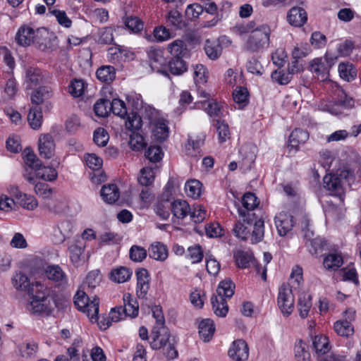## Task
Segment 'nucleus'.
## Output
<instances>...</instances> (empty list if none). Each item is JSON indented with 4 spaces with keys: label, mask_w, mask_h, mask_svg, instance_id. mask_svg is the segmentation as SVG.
<instances>
[{
    "label": "nucleus",
    "mask_w": 361,
    "mask_h": 361,
    "mask_svg": "<svg viewBox=\"0 0 361 361\" xmlns=\"http://www.w3.org/2000/svg\"><path fill=\"white\" fill-rule=\"evenodd\" d=\"M16 197L18 203L26 209L33 210L38 205L37 200L32 195H27L21 192H18L16 195Z\"/></svg>",
    "instance_id": "09e8293b"
},
{
    "label": "nucleus",
    "mask_w": 361,
    "mask_h": 361,
    "mask_svg": "<svg viewBox=\"0 0 361 361\" xmlns=\"http://www.w3.org/2000/svg\"><path fill=\"white\" fill-rule=\"evenodd\" d=\"M152 341L150 346L153 350H163L164 356L168 360H173L178 356L173 339L171 338V335L166 327H154L151 334Z\"/></svg>",
    "instance_id": "f03ea898"
},
{
    "label": "nucleus",
    "mask_w": 361,
    "mask_h": 361,
    "mask_svg": "<svg viewBox=\"0 0 361 361\" xmlns=\"http://www.w3.org/2000/svg\"><path fill=\"white\" fill-rule=\"evenodd\" d=\"M259 202L254 193L247 192L242 197V208H238V212L242 221L251 224L257 219L253 210L259 205Z\"/></svg>",
    "instance_id": "0eeeda50"
},
{
    "label": "nucleus",
    "mask_w": 361,
    "mask_h": 361,
    "mask_svg": "<svg viewBox=\"0 0 361 361\" xmlns=\"http://www.w3.org/2000/svg\"><path fill=\"white\" fill-rule=\"evenodd\" d=\"M173 217L183 219L190 213V207L185 200H176L170 204Z\"/></svg>",
    "instance_id": "412c9836"
},
{
    "label": "nucleus",
    "mask_w": 361,
    "mask_h": 361,
    "mask_svg": "<svg viewBox=\"0 0 361 361\" xmlns=\"http://www.w3.org/2000/svg\"><path fill=\"white\" fill-rule=\"evenodd\" d=\"M338 72L341 78L350 82L356 77V71L353 64L350 63H341L338 66Z\"/></svg>",
    "instance_id": "864d4df0"
},
{
    "label": "nucleus",
    "mask_w": 361,
    "mask_h": 361,
    "mask_svg": "<svg viewBox=\"0 0 361 361\" xmlns=\"http://www.w3.org/2000/svg\"><path fill=\"white\" fill-rule=\"evenodd\" d=\"M123 29L121 26H109L100 29L98 31V42L104 44H111L114 43V32Z\"/></svg>",
    "instance_id": "c756f323"
},
{
    "label": "nucleus",
    "mask_w": 361,
    "mask_h": 361,
    "mask_svg": "<svg viewBox=\"0 0 361 361\" xmlns=\"http://www.w3.org/2000/svg\"><path fill=\"white\" fill-rule=\"evenodd\" d=\"M275 225L278 233L281 236H285L294 226L293 216L288 212H281L274 218Z\"/></svg>",
    "instance_id": "f8f14e48"
},
{
    "label": "nucleus",
    "mask_w": 361,
    "mask_h": 361,
    "mask_svg": "<svg viewBox=\"0 0 361 361\" xmlns=\"http://www.w3.org/2000/svg\"><path fill=\"white\" fill-rule=\"evenodd\" d=\"M293 287L283 284L278 295V305L281 312L286 316L291 314L294 308V296L292 293Z\"/></svg>",
    "instance_id": "6e6552de"
},
{
    "label": "nucleus",
    "mask_w": 361,
    "mask_h": 361,
    "mask_svg": "<svg viewBox=\"0 0 361 361\" xmlns=\"http://www.w3.org/2000/svg\"><path fill=\"white\" fill-rule=\"evenodd\" d=\"M254 221L255 222L254 225V229L251 234V241L252 243H257L260 242L264 238V221L261 219L258 220L256 219Z\"/></svg>",
    "instance_id": "052dcab7"
},
{
    "label": "nucleus",
    "mask_w": 361,
    "mask_h": 361,
    "mask_svg": "<svg viewBox=\"0 0 361 361\" xmlns=\"http://www.w3.org/2000/svg\"><path fill=\"white\" fill-rule=\"evenodd\" d=\"M101 279L102 276L99 271L94 270L90 271L83 282V288L86 289L87 291L95 288L99 284Z\"/></svg>",
    "instance_id": "3c124183"
},
{
    "label": "nucleus",
    "mask_w": 361,
    "mask_h": 361,
    "mask_svg": "<svg viewBox=\"0 0 361 361\" xmlns=\"http://www.w3.org/2000/svg\"><path fill=\"white\" fill-rule=\"evenodd\" d=\"M100 194L102 200L109 204L116 202L120 197V192L116 184L104 185L101 190Z\"/></svg>",
    "instance_id": "cd10ccee"
},
{
    "label": "nucleus",
    "mask_w": 361,
    "mask_h": 361,
    "mask_svg": "<svg viewBox=\"0 0 361 361\" xmlns=\"http://www.w3.org/2000/svg\"><path fill=\"white\" fill-rule=\"evenodd\" d=\"M234 258L238 267L245 269L249 267L250 263H252L256 267L257 272H259L260 267L258 264L255 262V259L251 253L243 250H238L234 253Z\"/></svg>",
    "instance_id": "5701e85b"
},
{
    "label": "nucleus",
    "mask_w": 361,
    "mask_h": 361,
    "mask_svg": "<svg viewBox=\"0 0 361 361\" xmlns=\"http://www.w3.org/2000/svg\"><path fill=\"white\" fill-rule=\"evenodd\" d=\"M133 274V271L126 267H119L113 269L110 272V279L118 283H121L129 280Z\"/></svg>",
    "instance_id": "473e14b6"
},
{
    "label": "nucleus",
    "mask_w": 361,
    "mask_h": 361,
    "mask_svg": "<svg viewBox=\"0 0 361 361\" xmlns=\"http://www.w3.org/2000/svg\"><path fill=\"white\" fill-rule=\"evenodd\" d=\"M312 297L307 293H302L299 295L298 308L301 318H306L312 307Z\"/></svg>",
    "instance_id": "e433bc0d"
},
{
    "label": "nucleus",
    "mask_w": 361,
    "mask_h": 361,
    "mask_svg": "<svg viewBox=\"0 0 361 361\" xmlns=\"http://www.w3.org/2000/svg\"><path fill=\"white\" fill-rule=\"evenodd\" d=\"M312 350L317 359L330 353L331 346L328 337L324 335L315 336L312 340Z\"/></svg>",
    "instance_id": "f3484780"
},
{
    "label": "nucleus",
    "mask_w": 361,
    "mask_h": 361,
    "mask_svg": "<svg viewBox=\"0 0 361 361\" xmlns=\"http://www.w3.org/2000/svg\"><path fill=\"white\" fill-rule=\"evenodd\" d=\"M49 290L45 289L44 291L39 292L32 297L30 304V310L32 313L49 314L54 310V307L57 306L55 300L49 295Z\"/></svg>",
    "instance_id": "423d86ee"
},
{
    "label": "nucleus",
    "mask_w": 361,
    "mask_h": 361,
    "mask_svg": "<svg viewBox=\"0 0 361 361\" xmlns=\"http://www.w3.org/2000/svg\"><path fill=\"white\" fill-rule=\"evenodd\" d=\"M35 171L37 178L47 181H53L56 179L58 176L55 169L49 166H42L41 164Z\"/></svg>",
    "instance_id": "49530a36"
},
{
    "label": "nucleus",
    "mask_w": 361,
    "mask_h": 361,
    "mask_svg": "<svg viewBox=\"0 0 361 361\" xmlns=\"http://www.w3.org/2000/svg\"><path fill=\"white\" fill-rule=\"evenodd\" d=\"M136 294L140 299H147L149 290L150 277L146 269H140L136 271Z\"/></svg>",
    "instance_id": "4468645a"
},
{
    "label": "nucleus",
    "mask_w": 361,
    "mask_h": 361,
    "mask_svg": "<svg viewBox=\"0 0 361 361\" xmlns=\"http://www.w3.org/2000/svg\"><path fill=\"white\" fill-rule=\"evenodd\" d=\"M123 20L125 27L133 33H139L144 27L143 22L137 16H126Z\"/></svg>",
    "instance_id": "c03bdc74"
},
{
    "label": "nucleus",
    "mask_w": 361,
    "mask_h": 361,
    "mask_svg": "<svg viewBox=\"0 0 361 361\" xmlns=\"http://www.w3.org/2000/svg\"><path fill=\"white\" fill-rule=\"evenodd\" d=\"M270 27L266 25H261L247 36L244 44V49L251 53H258L267 48L270 41Z\"/></svg>",
    "instance_id": "7ed1b4c3"
},
{
    "label": "nucleus",
    "mask_w": 361,
    "mask_h": 361,
    "mask_svg": "<svg viewBox=\"0 0 361 361\" xmlns=\"http://www.w3.org/2000/svg\"><path fill=\"white\" fill-rule=\"evenodd\" d=\"M37 351L38 345L34 341L27 340L20 345V355L23 357H35Z\"/></svg>",
    "instance_id": "37998d69"
},
{
    "label": "nucleus",
    "mask_w": 361,
    "mask_h": 361,
    "mask_svg": "<svg viewBox=\"0 0 361 361\" xmlns=\"http://www.w3.org/2000/svg\"><path fill=\"white\" fill-rule=\"evenodd\" d=\"M39 156L44 159H51L55 153V143L50 134H44L39 137L38 141Z\"/></svg>",
    "instance_id": "2eb2a0df"
},
{
    "label": "nucleus",
    "mask_w": 361,
    "mask_h": 361,
    "mask_svg": "<svg viewBox=\"0 0 361 361\" xmlns=\"http://www.w3.org/2000/svg\"><path fill=\"white\" fill-rule=\"evenodd\" d=\"M218 133L219 140L221 142H224L230 137V131L228 125L224 121L216 120L214 124Z\"/></svg>",
    "instance_id": "e2e57ef3"
},
{
    "label": "nucleus",
    "mask_w": 361,
    "mask_h": 361,
    "mask_svg": "<svg viewBox=\"0 0 361 361\" xmlns=\"http://www.w3.org/2000/svg\"><path fill=\"white\" fill-rule=\"evenodd\" d=\"M204 51L210 59L215 60L221 56L222 47L217 42L207 39L204 44Z\"/></svg>",
    "instance_id": "79ce46f5"
},
{
    "label": "nucleus",
    "mask_w": 361,
    "mask_h": 361,
    "mask_svg": "<svg viewBox=\"0 0 361 361\" xmlns=\"http://www.w3.org/2000/svg\"><path fill=\"white\" fill-rule=\"evenodd\" d=\"M295 354L297 361H307L310 354L306 350V344L300 340L295 346Z\"/></svg>",
    "instance_id": "774afa93"
},
{
    "label": "nucleus",
    "mask_w": 361,
    "mask_h": 361,
    "mask_svg": "<svg viewBox=\"0 0 361 361\" xmlns=\"http://www.w3.org/2000/svg\"><path fill=\"white\" fill-rule=\"evenodd\" d=\"M211 302L214 312L216 316L226 317L228 311V307L225 298L212 296Z\"/></svg>",
    "instance_id": "58836bf2"
},
{
    "label": "nucleus",
    "mask_w": 361,
    "mask_h": 361,
    "mask_svg": "<svg viewBox=\"0 0 361 361\" xmlns=\"http://www.w3.org/2000/svg\"><path fill=\"white\" fill-rule=\"evenodd\" d=\"M110 101L108 99H100L94 105L95 114L99 117H106L111 111Z\"/></svg>",
    "instance_id": "bf43d9fd"
},
{
    "label": "nucleus",
    "mask_w": 361,
    "mask_h": 361,
    "mask_svg": "<svg viewBox=\"0 0 361 361\" xmlns=\"http://www.w3.org/2000/svg\"><path fill=\"white\" fill-rule=\"evenodd\" d=\"M168 49L173 57L182 58L188 51L186 44L180 39L174 40L169 44L168 45Z\"/></svg>",
    "instance_id": "de8ad7c7"
},
{
    "label": "nucleus",
    "mask_w": 361,
    "mask_h": 361,
    "mask_svg": "<svg viewBox=\"0 0 361 361\" xmlns=\"http://www.w3.org/2000/svg\"><path fill=\"white\" fill-rule=\"evenodd\" d=\"M335 331L341 336L348 337L354 332V329L349 321L343 319L334 323Z\"/></svg>",
    "instance_id": "8fccbe9b"
},
{
    "label": "nucleus",
    "mask_w": 361,
    "mask_h": 361,
    "mask_svg": "<svg viewBox=\"0 0 361 361\" xmlns=\"http://www.w3.org/2000/svg\"><path fill=\"white\" fill-rule=\"evenodd\" d=\"M130 258L134 262H142L147 257V250L140 246L133 245L129 252Z\"/></svg>",
    "instance_id": "69168bd1"
},
{
    "label": "nucleus",
    "mask_w": 361,
    "mask_h": 361,
    "mask_svg": "<svg viewBox=\"0 0 361 361\" xmlns=\"http://www.w3.org/2000/svg\"><path fill=\"white\" fill-rule=\"evenodd\" d=\"M12 283L14 288L19 290L27 291L30 294L34 293L33 288L28 277L21 271L16 272L12 278Z\"/></svg>",
    "instance_id": "a878e982"
},
{
    "label": "nucleus",
    "mask_w": 361,
    "mask_h": 361,
    "mask_svg": "<svg viewBox=\"0 0 361 361\" xmlns=\"http://www.w3.org/2000/svg\"><path fill=\"white\" fill-rule=\"evenodd\" d=\"M354 181V171L348 166H344L338 174H327L323 178L324 187L330 195L338 196L340 199L344 194L345 185L350 186Z\"/></svg>",
    "instance_id": "f257e3e1"
},
{
    "label": "nucleus",
    "mask_w": 361,
    "mask_h": 361,
    "mask_svg": "<svg viewBox=\"0 0 361 361\" xmlns=\"http://www.w3.org/2000/svg\"><path fill=\"white\" fill-rule=\"evenodd\" d=\"M53 96V90L49 86H40L31 94L30 99L33 104L39 106Z\"/></svg>",
    "instance_id": "6ab92c4d"
},
{
    "label": "nucleus",
    "mask_w": 361,
    "mask_h": 361,
    "mask_svg": "<svg viewBox=\"0 0 361 361\" xmlns=\"http://www.w3.org/2000/svg\"><path fill=\"white\" fill-rule=\"evenodd\" d=\"M169 127L166 121L162 118L156 120L154 123L153 135L157 140L164 141L169 137Z\"/></svg>",
    "instance_id": "c9c22d12"
},
{
    "label": "nucleus",
    "mask_w": 361,
    "mask_h": 361,
    "mask_svg": "<svg viewBox=\"0 0 361 361\" xmlns=\"http://www.w3.org/2000/svg\"><path fill=\"white\" fill-rule=\"evenodd\" d=\"M74 304L79 311L86 314L92 322L97 321L99 308V300L97 297H94L90 301L86 292L78 290L74 296Z\"/></svg>",
    "instance_id": "20e7f679"
},
{
    "label": "nucleus",
    "mask_w": 361,
    "mask_h": 361,
    "mask_svg": "<svg viewBox=\"0 0 361 361\" xmlns=\"http://www.w3.org/2000/svg\"><path fill=\"white\" fill-rule=\"evenodd\" d=\"M310 71L317 79L324 81L329 77V68L322 58H317L312 60L310 64Z\"/></svg>",
    "instance_id": "a211bd4d"
},
{
    "label": "nucleus",
    "mask_w": 361,
    "mask_h": 361,
    "mask_svg": "<svg viewBox=\"0 0 361 361\" xmlns=\"http://www.w3.org/2000/svg\"><path fill=\"white\" fill-rule=\"evenodd\" d=\"M187 256L193 264L200 262L204 257L202 248L199 245L189 247Z\"/></svg>",
    "instance_id": "338daca9"
},
{
    "label": "nucleus",
    "mask_w": 361,
    "mask_h": 361,
    "mask_svg": "<svg viewBox=\"0 0 361 361\" xmlns=\"http://www.w3.org/2000/svg\"><path fill=\"white\" fill-rule=\"evenodd\" d=\"M35 37V30L30 27L23 26L19 28L16 40L21 46L25 47L30 45Z\"/></svg>",
    "instance_id": "c85d7f7f"
},
{
    "label": "nucleus",
    "mask_w": 361,
    "mask_h": 361,
    "mask_svg": "<svg viewBox=\"0 0 361 361\" xmlns=\"http://www.w3.org/2000/svg\"><path fill=\"white\" fill-rule=\"evenodd\" d=\"M74 224L70 219H65L60 221L54 228L55 241L61 243L69 238L73 233Z\"/></svg>",
    "instance_id": "dca6fc26"
},
{
    "label": "nucleus",
    "mask_w": 361,
    "mask_h": 361,
    "mask_svg": "<svg viewBox=\"0 0 361 361\" xmlns=\"http://www.w3.org/2000/svg\"><path fill=\"white\" fill-rule=\"evenodd\" d=\"M27 121L32 129H38L42 123V113L38 106L30 108L27 115Z\"/></svg>",
    "instance_id": "ea45409f"
},
{
    "label": "nucleus",
    "mask_w": 361,
    "mask_h": 361,
    "mask_svg": "<svg viewBox=\"0 0 361 361\" xmlns=\"http://www.w3.org/2000/svg\"><path fill=\"white\" fill-rule=\"evenodd\" d=\"M289 23L295 27L303 25L307 21L306 11L300 7H293L288 12L287 16Z\"/></svg>",
    "instance_id": "b1692460"
},
{
    "label": "nucleus",
    "mask_w": 361,
    "mask_h": 361,
    "mask_svg": "<svg viewBox=\"0 0 361 361\" xmlns=\"http://www.w3.org/2000/svg\"><path fill=\"white\" fill-rule=\"evenodd\" d=\"M167 22L170 25L178 29L183 28L185 25L183 16L176 9L171 10L169 12L167 15Z\"/></svg>",
    "instance_id": "13d9d810"
},
{
    "label": "nucleus",
    "mask_w": 361,
    "mask_h": 361,
    "mask_svg": "<svg viewBox=\"0 0 361 361\" xmlns=\"http://www.w3.org/2000/svg\"><path fill=\"white\" fill-rule=\"evenodd\" d=\"M248 94L247 90L243 87H238L233 91V100L238 104V109H243L247 105Z\"/></svg>",
    "instance_id": "4d7b16f0"
},
{
    "label": "nucleus",
    "mask_w": 361,
    "mask_h": 361,
    "mask_svg": "<svg viewBox=\"0 0 361 361\" xmlns=\"http://www.w3.org/2000/svg\"><path fill=\"white\" fill-rule=\"evenodd\" d=\"M145 154L147 159L155 163L162 159L164 152L159 146L151 145L146 149Z\"/></svg>",
    "instance_id": "680f3d73"
},
{
    "label": "nucleus",
    "mask_w": 361,
    "mask_h": 361,
    "mask_svg": "<svg viewBox=\"0 0 361 361\" xmlns=\"http://www.w3.org/2000/svg\"><path fill=\"white\" fill-rule=\"evenodd\" d=\"M96 75L99 80L109 84L116 78V69L112 66H102L97 69Z\"/></svg>",
    "instance_id": "72a5a7b5"
},
{
    "label": "nucleus",
    "mask_w": 361,
    "mask_h": 361,
    "mask_svg": "<svg viewBox=\"0 0 361 361\" xmlns=\"http://www.w3.org/2000/svg\"><path fill=\"white\" fill-rule=\"evenodd\" d=\"M110 109L112 113L126 120V126L128 128L138 130L141 128V118L138 115L134 114L132 116L129 112L128 108L126 103L120 99H114L110 102Z\"/></svg>",
    "instance_id": "39448f33"
},
{
    "label": "nucleus",
    "mask_w": 361,
    "mask_h": 361,
    "mask_svg": "<svg viewBox=\"0 0 361 361\" xmlns=\"http://www.w3.org/2000/svg\"><path fill=\"white\" fill-rule=\"evenodd\" d=\"M155 173L152 168L145 167L140 171V175L137 180L141 185L147 187L154 180Z\"/></svg>",
    "instance_id": "6e6d98bb"
},
{
    "label": "nucleus",
    "mask_w": 361,
    "mask_h": 361,
    "mask_svg": "<svg viewBox=\"0 0 361 361\" xmlns=\"http://www.w3.org/2000/svg\"><path fill=\"white\" fill-rule=\"evenodd\" d=\"M354 105V102L352 98L345 97L344 99L338 100L337 102L332 104L329 103L326 104L323 109L325 111H327L333 115H339L341 114V111L340 109H350L352 108Z\"/></svg>",
    "instance_id": "393cba45"
},
{
    "label": "nucleus",
    "mask_w": 361,
    "mask_h": 361,
    "mask_svg": "<svg viewBox=\"0 0 361 361\" xmlns=\"http://www.w3.org/2000/svg\"><path fill=\"white\" fill-rule=\"evenodd\" d=\"M47 277L54 281L57 286H63L66 283V276L62 269L58 265L47 267L46 269Z\"/></svg>",
    "instance_id": "bb28decb"
},
{
    "label": "nucleus",
    "mask_w": 361,
    "mask_h": 361,
    "mask_svg": "<svg viewBox=\"0 0 361 361\" xmlns=\"http://www.w3.org/2000/svg\"><path fill=\"white\" fill-rule=\"evenodd\" d=\"M85 242L82 239H75L68 247L71 262L75 267L82 265L85 261Z\"/></svg>",
    "instance_id": "9d476101"
},
{
    "label": "nucleus",
    "mask_w": 361,
    "mask_h": 361,
    "mask_svg": "<svg viewBox=\"0 0 361 361\" xmlns=\"http://www.w3.org/2000/svg\"><path fill=\"white\" fill-rule=\"evenodd\" d=\"M149 255L154 259L164 261L168 257L167 247L160 242H154L149 248Z\"/></svg>",
    "instance_id": "2f4dec72"
},
{
    "label": "nucleus",
    "mask_w": 361,
    "mask_h": 361,
    "mask_svg": "<svg viewBox=\"0 0 361 361\" xmlns=\"http://www.w3.org/2000/svg\"><path fill=\"white\" fill-rule=\"evenodd\" d=\"M241 219L234 226L233 228V233L234 235L241 240H245L250 235V227L252 224L250 225L246 222H241Z\"/></svg>",
    "instance_id": "603ef678"
},
{
    "label": "nucleus",
    "mask_w": 361,
    "mask_h": 361,
    "mask_svg": "<svg viewBox=\"0 0 361 361\" xmlns=\"http://www.w3.org/2000/svg\"><path fill=\"white\" fill-rule=\"evenodd\" d=\"M235 284L231 279H225L221 281L216 289L215 297L231 298L234 294Z\"/></svg>",
    "instance_id": "f704fd0d"
},
{
    "label": "nucleus",
    "mask_w": 361,
    "mask_h": 361,
    "mask_svg": "<svg viewBox=\"0 0 361 361\" xmlns=\"http://www.w3.org/2000/svg\"><path fill=\"white\" fill-rule=\"evenodd\" d=\"M343 263V258L338 253H331L324 259V268L329 271H335L340 268Z\"/></svg>",
    "instance_id": "4c0bfd02"
},
{
    "label": "nucleus",
    "mask_w": 361,
    "mask_h": 361,
    "mask_svg": "<svg viewBox=\"0 0 361 361\" xmlns=\"http://www.w3.org/2000/svg\"><path fill=\"white\" fill-rule=\"evenodd\" d=\"M46 73L39 68L29 67L25 70L24 85L26 90H34L47 81Z\"/></svg>",
    "instance_id": "1a4fd4ad"
},
{
    "label": "nucleus",
    "mask_w": 361,
    "mask_h": 361,
    "mask_svg": "<svg viewBox=\"0 0 361 361\" xmlns=\"http://www.w3.org/2000/svg\"><path fill=\"white\" fill-rule=\"evenodd\" d=\"M214 322L210 319H204L199 324V334L204 342L209 341L214 333Z\"/></svg>",
    "instance_id": "7c9ffc66"
},
{
    "label": "nucleus",
    "mask_w": 361,
    "mask_h": 361,
    "mask_svg": "<svg viewBox=\"0 0 361 361\" xmlns=\"http://www.w3.org/2000/svg\"><path fill=\"white\" fill-rule=\"evenodd\" d=\"M123 310L125 316L135 317L138 314L139 305L135 298L130 293H125L123 297Z\"/></svg>",
    "instance_id": "4be33fe9"
},
{
    "label": "nucleus",
    "mask_w": 361,
    "mask_h": 361,
    "mask_svg": "<svg viewBox=\"0 0 361 361\" xmlns=\"http://www.w3.org/2000/svg\"><path fill=\"white\" fill-rule=\"evenodd\" d=\"M228 356L234 361H245L249 357V348L243 339L233 342L228 351Z\"/></svg>",
    "instance_id": "9b49d317"
},
{
    "label": "nucleus",
    "mask_w": 361,
    "mask_h": 361,
    "mask_svg": "<svg viewBox=\"0 0 361 361\" xmlns=\"http://www.w3.org/2000/svg\"><path fill=\"white\" fill-rule=\"evenodd\" d=\"M126 100L128 105L131 107V110L129 109V112L132 116L133 114L137 115V111L142 108L143 102L141 99V96L136 93H131L126 96Z\"/></svg>",
    "instance_id": "5fc2aeb1"
},
{
    "label": "nucleus",
    "mask_w": 361,
    "mask_h": 361,
    "mask_svg": "<svg viewBox=\"0 0 361 361\" xmlns=\"http://www.w3.org/2000/svg\"><path fill=\"white\" fill-rule=\"evenodd\" d=\"M271 77L273 81L281 85L288 84L292 79V75L288 73V71L286 72L283 70H276L273 71Z\"/></svg>",
    "instance_id": "0e129e2a"
},
{
    "label": "nucleus",
    "mask_w": 361,
    "mask_h": 361,
    "mask_svg": "<svg viewBox=\"0 0 361 361\" xmlns=\"http://www.w3.org/2000/svg\"><path fill=\"white\" fill-rule=\"evenodd\" d=\"M168 68L174 75H180L187 71L186 63L180 57H173L169 61Z\"/></svg>",
    "instance_id": "a19ab883"
},
{
    "label": "nucleus",
    "mask_w": 361,
    "mask_h": 361,
    "mask_svg": "<svg viewBox=\"0 0 361 361\" xmlns=\"http://www.w3.org/2000/svg\"><path fill=\"white\" fill-rule=\"evenodd\" d=\"M185 191L188 197L197 199L202 194V183L196 179L188 180L185 185Z\"/></svg>",
    "instance_id": "a18cd8bd"
},
{
    "label": "nucleus",
    "mask_w": 361,
    "mask_h": 361,
    "mask_svg": "<svg viewBox=\"0 0 361 361\" xmlns=\"http://www.w3.org/2000/svg\"><path fill=\"white\" fill-rule=\"evenodd\" d=\"M256 147L250 144L243 145L239 149V164L243 170H250L255 162Z\"/></svg>",
    "instance_id": "ddd939ff"
},
{
    "label": "nucleus",
    "mask_w": 361,
    "mask_h": 361,
    "mask_svg": "<svg viewBox=\"0 0 361 361\" xmlns=\"http://www.w3.org/2000/svg\"><path fill=\"white\" fill-rule=\"evenodd\" d=\"M308 139L309 133L307 131L301 128H295L289 136L288 147L297 151L299 145L304 144Z\"/></svg>",
    "instance_id": "aec40b11"
}]
</instances>
